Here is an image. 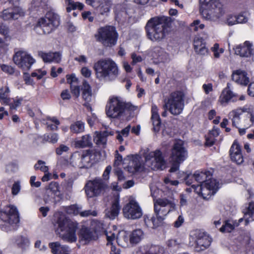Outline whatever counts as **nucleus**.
<instances>
[{"label":"nucleus","instance_id":"nucleus-32","mask_svg":"<svg viewBox=\"0 0 254 254\" xmlns=\"http://www.w3.org/2000/svg\"><path fill=\"white\" fill-rule=\"evenodd\" d=\"M235 243L238 246L248 248L252 246L253 240L249 233H243L236 238Z\"/></svg>","mask_w":254,"mask_h":254},{"label":"nucleus","instance_id":"nucleus-8","mask_svg":"<svg viewBox=\"0 0 254 254\" xmlns=\"http://www.w3.org/2000/svg\"><path fill=\"white\" fill-rule=\"evenodd\" d=\"M188 157V152L181 140H176L171 149L170 162L172 167L170 172H175L179 170L180 164L184 161Z\"/></svg>","mask_w":254,"mask_h":254},{"label":"nucleus","instance_id":"nucleus-56","mask_svg":"<svg viewBox=\"0 0 254 254\" xmlns=\"http://www.w3.org/2000/svg\"><path fill=\"white\" fill-rule=\"evenodd\" d=\"M0 67L3 72L9 74L11 75L15 72L14 67L9 65L4 64H0Z\"/></svg>","mask_w":254,"mask_h":254},{"label":"nucleus","instance_id":"nucleus-1","mask_svg":"<svg viewBox=\"0 0 254 254\" xmlns=\"http://www.w3.org/2000/svg\"><path fill=\"white\" fill-rule=\"evenodd\" d=\"M145 31L147 38L153 42H160L169 31V18L166 16L154 17L147 22Z\"/></svg>","mask_w":254,"mask_h":254},{"label":"nucleus","instance_id":"nucleus-33","mask_svg":"<svg viewBox=\"0 0 254 254\" xmlns=\"http://www.w3.org/2000/svg\"><path fill=\"white\" fill-rule=\"evenodd\" d=\"M81 156V168H89L92 166L94 162L92 159L93 154L91 150L84 151Z\"/></svg>","mask_w":254,"mask_h":254},{"label":"nucleus","instance_id":"nucleus-21","mask_svg":"<svg viewBox=\"0 0 254 254\" xmlns=\"http://www.w3.org/2000/svg\"><path fill=\"white\" fill-rule=\"evenodd\" d=\"M191 177L193 178L196 181L198 185H201L205 183H210V181L213 180L212 179V175L209 171H196L192 176H188L186 177V183L188 185H190L192 182H190L189 179Z\"/></svg>","mask_w":254,"mask_h":254},{"label":"nucleus","instance_id":"nucleus-44","mask_svg":"<svg viewBox=\"0 0 254 254\" xmlns=\"http://www.w3.org/2000/svg\"><path fill=\"white\" fill-rule=\"evenodd\" d=\"M15 244L23 250H25L30 246V241L27 237L18 236L15 239Z\"/></svg>","mask_w":254,"mask_h":254},{"label":"nucleus","instance_id":"nucleus-49","mask_svg":"<svg viewBox=\"0 0 254 254\" xmlns=\"http://www.w3.org/2000/svg\"><path fill=\"white\" fill-rule=\"evenodd\" d=\"M18 228L17 223H0V229L6 232L14 231Z\"/></svg>","mask_w":254,"mask_h":254},{"label":"nucleus","instance_id":"nucleus-4","mask_svg":"<svg viewBox=\"0 0 254 254\" xmlns=\"http://www.w3.org/2000/svg\"><path fill=\"white\" fill-rule=\"evenodd\" d=\"M204 9L200 12L203 18L207 20L215 21L222 16L225 12L223 5L218 0H199Z\"/></svg>","mask_w":254,"mask_h":254},{"label":"nucleus","instance_id":"nucleus-12","mask_svg":"<svg viewBox=\"0 0 254 254\" xmlns=\"http://www.w3.org/2000/svg\"><path fill=\"white\" fill-rule=\"evenodd\" d=\"M145 162L152 170H163L165 168L166 161L164 156L160 149L153 151H147L143 154Z\"/></svg>","mask_w":254,"mask_h":254},{"label":"nucleus","instance_id":"nucleus-25","mask_svg":"<svg viewBox=\"0 0 254 254\" xmlns=\"http://www.w3.org/2000/svg\"><path fill=\"white\" fill-rule=\"evenodd\" d=\"M164 249L159 246L146 245L140 247L135 254H164Z\"/></svg>","mask_w":254,"mask_h":254},{"label":"nucleus","instance_id":"nucleus-55","mask_svg":"<svg viewBox=\"0 0 254 254\" xmlns=\"http://www.w3.org/2000/svg\"><path fill=\"white\" fill-rule=\"evenodd\" d=\"M49 121H51V122L55 124V125H53L52 124H50V123L48 122L47 123L48 125V127L50 128L51 130H56L58 129V126L60 125V121L55 117H53L52 118H50L49 120Z\"/></svg>","mask_w":254,"mask_h":254},{"label":"nucleus","instance_id":"nucleus-37","mask_svg":"<svg viewBox=\"0 0 254 254\" xmlns=\"http://www.w3.org/2000/svg\"><path fill=\"white\" fill-rule=\"evenodd\" d=\"M81 89L82 90V97L85 101L84 105L88 106L89 103L92 100V94L91 86L86 81H84Z\"/></svg>","mask_w":254,"mask_h":254},{"label":"nucleus","instance_id":"nucleus-24","mask_svg":"<svg viewBox=\"0 0 254 254\" xmlns=\"http://www.w3.org/2000/svg\"><path fill=\"white\" fill-rule=\"evenodd\" d=\"M235 54L242 57H250L254 54V49L249 41H246L243 45L236 47Z\"/></svg>","mask_w":254,"mask_h":254},{"label":"nucleus","instance_id":"nucleus-35","mask_svg":"<svg viewBox=\"0 0 254 254\" xmlns=\"http://www.w3.org/2000/svg\"><path fill=\"white\" fill-rule=\"evenodd\" d=\"M49 247L53 254H70V250L69 247L61 245L58 242L50 243Z\"/></svg>","mask_w":254,"mask_h":254},{"label":"nucleus","instance_id":"nucleus-64","mask_svg":"<svg viewBox=\"0 0 254 254\" xmlns=\"http://www.w3.org/2000/svg\"><path fill=\"white\" fill-rule=\"evenodd\" d=\"M57 215L59 219L57 222H69L63 212H59Z\"/></svg>","mask_w":254,"mask_h":254},{"label":"nucleus","instance_id":"nucleus-53","mask_svg":"<svg viewBox=\"0 0 254 254\" xmlns=\"http://www.w3.org/2000/svg\"><path fill=\"white\" fill-rule=\"evenodd\" d=\"M0 34L3 35L5 38H10L8 27L3 24L1 19H0Z\"/></svg>","mask_w":254,"mask_h":254},{"label":"nucleus","instance_id":"nucleus-62","mask_svg":"<svg viewBox=\"0 0 254 254\" xmlns=\"http://www.w3.org/2000/svg\"><path fill=\"white\" fill-rule=\"evenodd\" d=\"M70 89L72 94L76 97H78L80 95V88L77 85H71Z\"/></svg>","mask_w":254,"mask_h":254},{"label":"nucleus","instance_id":"nucleus-34","mask_svg":"<svg viewBox=\"0 0 254 254\" xmlns=\"http://www.w3.org/2000/svg\"><path fill=\"white\" fill-rule=\"evenodd\" d=\"M59 184L56 182H51L46 190V193L44 200L46 203H48L55 195H58L59 192Z\"/></svg>","mask_w":254,"mask_h":254},{"label":"nucleus","instance_id":"nucleus-31","mask_svg":"<svg viewBox=\"0 0 254 254\" xmlns=\"http://www.w3.org/2000/svg\"><path fill=\"white\" fill-rule=\"evenodd\" d=\"M39 55L45 63H59L62 59V55L60 52H40Z\"/></svg>","mask_w":254,"mask_h":254},{"label":"nucleus","instance_id":"nucleus-13","mask_svg":"<svg viewBox=\"0 0 254 254\" xmlns=\"http://www.w3.org/2000/svg\"><path fill=\"white\" fill-rule=\"evenodd\" d=\"M60 24V16L53 12H48L45 16L39 20L37 28H40L45 34L51 33Z\"/></svg>","mask_w":254,"mask_h":254},{"label":"nucleus","instance_id":"nucleus-38","mask_svg":"<svg viewBox=\"0 0 254 254\" xmlns=\"http://www.w3.org/2000/svg\"><path fill=\"white\" fill-rule=\"evenodd\" d=\"M244 219L245 222L254 221V202L249 203L248 207L244 211V217L240 218L239 222H242Z\"/></svg>","mask_w":254,"mask_h":254},{"label":"nucleus","instance_id":"nucleus-41","mask_svg":"<svg viewBox=\"0 0 254 254\" xmlns=\"http://www.w3.org/2000/svg\"><path fill=\"white\" fill-rule=\"evenodd\" d=\"M81 154L78 152L73 153L69 160H65L67 166L81 168Z\"/></svg>","mask_w":254,"mask_h":254},{"label":"nucleus","instance_id":"nucleus-23","mask_svg":"<svg viewBox=\"0 0 254 254\" xmlns=\"http://www.w3.org/2000/svg\"><path fill=\"white\" fill-rule=\"evenodd\" d=\"M237 100V95L230 90V84L227 83V87L223 90L219 98V102L222 105L226 106L229 102H235Z\"/></svg>","mask_w":254,"mask_h":254},{"label":"nucleus","instance_id":"nucleus-63","mask_svg":"<svg viewBox=\"0 0 254 254\" xmlns=\"http://www.w3.org/2000/svg\"><path fill=\"white\" fill-rule=\"evenodd\" d=\"M81 74L83 76L86 78H89L91 76L92 71L87 67H83L81 70Z\"/></svg>","mask_w":254,"mask_h":254},{"label":"nucleus","instance_id":"nucleus-61","mask_svg":"<svg viewBox=\"0 0 254 254\" xmlns=\"http://www.w3.org/2000/svg\"><path fill=\"white\" fill-rule=\"evenodd\" d=\"M183 243L181 239H171L167 242V245L169 247H175Z\"/></svg>","mask_w":254,"mask_h":254},{"label":"nucleus","instance_id":"nucleus-17","mask_svg":"<svg viewBox=\"0 0 254 254\" xmlns=\"http://www.w3.org/2000/svg\"><path fill=\"white\" fill-rule=\"evenodd\" d=\"M123 211L124 217L128 219H137L142 215L141 208L138 203L133 199L129 200L124 207Z\"/></svg>","mask_w":254,"mask_h":254},{"label":"nucleus","instance_id":"nucleus-7","mask_svg":"<svg viewBox=\"0 0 254 254\" xmlns=\"http://www.w3.org/2000/svg\"><path fill=\"white\" fill-rule=\"evenodd\" d=\"M212 239L205 231L195 229L190 232L189 236V245L194 247L197 252L204 251L211 245Z\"/></svg>","mask_w":254,"mask_h":254},{"label":"nucleus","instance_id":"nucleus-6","mask_svg":"<svg viewBox=\"0 0 254 254\" xmlns=\"http://www.w3.org/2000/svg\"><path fill=\"white\" fill-rule=\"evenodd\" d=\"M230 117H232L233 126L241 125L243 127L249 128L254 123L253 110L248 107H244L234 110L230 112Z\"/></svg>","mask_w":254,"mask_h":254},{"label":"nucleus","instance_id":"nucleus-40","mask_svg":"<svg viewBox=\"0 0 254 254\" xmlns=\"http://www.w3.org/2000/svg\"><path fill=\"white\" fill-rule=\"evenodd\" d=\"M128 169V171L132 173L140 172L143 170V165L138 156H136L132 158L129 163Z\"/></svg>","mask_w":254,"mask_h":254},{"label":"nucleus","instance_id":"nucleus-18","mask_svg":"<svg viewBox=\"0 0 254 254\" xmlns=\"http://www.w3.org/2000/svg\"><path fill=\"white\" fill-rule=\"evenodd\" d=\"M249 14L246 11H242L238 14L229 13L223 18L222 23L228 26H232L239 24H244L248 22Z\"/></svg>","mask_w":254,"mask_h":254},{"label":"nucleus","instance_id":"nucleus-27","mask_svg":"<svg viewBox=\"0 0 254 254\" xmlns=\"http://www.w3.org/2000/svg\"><path fill=\"white\" fill-rule=\"evenodd\" d=\"M151 56L156 60V63H165L169 60V55L160 47L157 46L152 48Z\"/></svg>","mask_w":254,"mask_h":254},{"label":"nucleus","instance_id":"nucleus-5","mask_svg":"<svg viewBox=\"0 0 254 254\" xmlns=\"http://www.w3.org/2000/svg\"><path fill=\"white\" fill-rule=\"evenodd\" d=\"M163 108L164 111L162 113V117H166L168 110L173 115L180 114L184 109V102L183 95L181 92L175 91L171 93L164 99Z\"/></svg>","mask_w":254,"mask_h":254},{"label":"nucleus","instance_id":"nucleus-22","mask_svg":"<svg viewBox=\"0 0 254 254\" xmlns=\"http://www.w3.org/2000/svg\"><path fill=\"white\" fill-rule=\"evenodd\" d=\"M0 215H5L7 220H3L4 222H19V213L16 207L13 205H6L0 212Z\"/></svg>","mask_w":254,"mask_h":254},{"label":"nucleus","instance_id":"nucleus-3","mask_svg":"<svg viewBox=\"0 0 254 254\" xmlns=\"http://www.w3.org/2000/svg\"><path fill=\"white\" fill-rule=\"evenodd\" d=\"M136 109V107L130 103L125 102L120 97H113L107 104L106 113L109 118L120 119L125 116L126 112Z\"/></svg>","mask_w":254,"mask_h":254},{"label":"nucleus","instance_id":"nucleus-14","mask_svg":"<svg viewBox=\"0 0 254 254\" xmlns=\"http://www.w3.org/2000/svg\"><path fill=\"white\" fill-rule=\"evenodd\" d=\"M191 187L194 192L201 195L203 199H208L214 195L219 188V183L216 180L210 181V183H205L201 185H192Z\"/></svg>","mask_w":254,"mask_h":254},{"label":"nucleus","instance_id":"nucleus-28","mask_svg":"<svg viewBox=\"0 0 254 254\" xmlns=\"http://www.w3.org/2000/svg\"><path fill=\"white\" fill-rule=\"evenodd\" d=\"M24 15V12L19 7L8 8L3 11L2 17L5 20H15Z\"/></svg>","mask_w":254,"mask_h":254},{"label":"nucleus","instance_id":"nucleus-51","mask_svg":"<svg viewBox=\"0 0 254 254\" xmlns=\"http://www.w3.org/2000/svg\"><path fill=\"white\" fill-rule=\"evenodd\" d=\"M130 129V126L128 125L126 127L122 130L121 132H117V139L120 141L122 142L123 141V137H127L128 135Z\"/></svg>","mask_w":254,"mask_h":254},{"label":"nucleus","instance_id":"nucleus-39","mask_svg":"<svg viewBox=\"0 0 254 254\" xmlns=\"http://www.w3.org/2000/svg\"><path fill=\"white\" fill-rule=\"evenodd\" d=\"M92 145V137L89 134L83 135L75 141V146L77 148L90 147Z\"/></svg>","mask_w":254,"mask_h":254},{"label":"nucleus","instance_id":"nucleus-45","mask_svg":"<svg viewBox=\"0 0 254 254\" xmlns=\"http://www.w3.org/2000/svg\"><path fill=\"white\" fill-rule=\"evenodd\" d=\"M70 129L73 133H82L84 132L85 129L84 123L80 121H77L71 125Z\"/></svg>","mask_w":254,"mask_h":254},{"label":"nucleus","instance_id":"nucleus-10","mask_svg":"<svg viewBox=\"0 0 254 254\" xmlns=\"http://www.w3.org/2000/svg\"><path fill=\"white\" fill-rule=\"evenodd\" d=\"M175 204L172 201L165 198H160L156 200L154 203L155 215L150 217L146 216L144 218L145 222L148 220H151L152 222L156 221L161 222L165 219V216L167 213L174 208Z\"/></svg>","mask_w":254,"mask_h":254},{"label":"nucleus","instance_id":"nucleus-16","mask_svg":"<svg viewBox=\"0 0 254 254\" xmlns=\"http://www.w3.org/2000/svg\"><path fill=\"white\" fill-rule=\"evenodd\" d=\"M108 188V185L101 179H95L89 181L85 185V192L89 197L97 196Z\"/></svg>","mask_w":254,"mask_h":254},{"label":"nucleus","instance_id":"nucleus-47","mask_svg":"<svg viewBox=\"0 0 254 254\" xmlns=\"http://www.w3.org/2000/svg\"><path fill=\"white\" fill-rule=\"evenodd\" d=\"M67 6L66 7V11L69 12L71 10L79 9L82 10L83 8L84 5L79 2H74L72 0H67Z\"/></svg>","mask_w":254,"mask_h":254},{"label":"nucleus","instance_id":"nucleus-42","mask_svg":"<svg viewBox=\"0 0 254 254\" xmlns=\"http://www.w3.org/2000/svg\"><path fill=\"white\" fill-rule=\"evenodd\" d=\"M120 209L119 199L116 198L113 202L111 210L106 213L105 216L110 220H113L118 216Z\"/></svg>","mask_w":254,"mask_h":254},{"label":"nucleus","instance_id":"nucleus-19","mask_svg":"<svg viewBox=\"0 0 254 254\" xmlns=\"http://www.w3.org/2000/svg\"><path fill=\"white\" fill-rule=\"evenodd\" d=\"M78 235L81 241L85 243L95 240L98 238V234L101 231L95 229L94 227H88L84 225H78Z\"/></svg>","mask_w":254,"mask_h":254},{"label":"nucleus","instance_id":"nucleus-29","mask_svg":"<svg viewBox=\"0 0 254 254\" xmlns=\"http://www.w3.org/2000/svg\"><path fill=\"white\" fill-rule=\"evenodd\" d=\"M112 131L105 130L103 132L96 131L94 134L93 141L100 147L105 148L109 135H113Z\"/></svg>","mask_w":254,"mask_h":254},{"label":"nucleus","instance_id":"nucleus-57","mask_svg":"<svg viewBox=\"0 0 254 254\" xmlns=\"http://www.w3.org/2000/svg\"><path fill=\"white\" fill-rule=\"evenodd\" d=\"M80 216L82 217H89L90 216H96L97 215V212L96 210H87L84 211L80 210Z\"/></svg>","mask_w":254,"mask_h":254},{"label":"nucleus","instance_id":"nucleus-52","mask_svg":"<svg viewBox=\"0 0 254 254\" xmlns=\"http://www.w3.org/2000/svg\"><path fill=\"white\" fill-rule=\"evenodd\" d=\"M235 227L236 226L231 223H224L219 229L223 233H230L234 229Z\"/></svg>","mask_w":254,"mask_h":254},{"label":"nucleus","instance_id":"nucleus-15","mask_svg":"<svg viewBox=\"0 0 254 254\" xmlns=\"http://www.w3.org/2000/svg\"><path fill=\"white\" fill-rule=\"evenodd\" d=\"M14 63L24 71L29 70L35 62L33 57L25 51H18L13 56Z\"/></svg>","mask_w":254,"mask_h":254},{"label":"nucleus","instance_id":"nucleus-43","mask_svg":"<svg viewBox=\"0 0 254 254\" xmlns=\"http://www.w3.org/2000/svg\"><path fill=\"white\" fill-rule=\"evenodd\" d=\"M144 233L141 229L133 231L129 235V242L132 245H136L144 238Z\"/></svg>","mask_w":254,"mask_h":254},{"label":"nucleus","instance_id":"nucleus-11","mask_svg":"<svg viewBox=\"0 0 254 254\" xmlns=\"http://www.w3.org/2000/svg\"><path fill=\"white\" fill-rule=\"evenodd\" d=\"M79 223H56L55 227L57 234L65 241L74 243L77 240L75 234Z\"/></svg>","mask_w":254,"mask_h":254},{"label":"nucleus","instance_id":"nucleus-36","mask_svg":"<svg viewBox=\"0 0 254 254\" xmlns=\"http://www.w3.org/2000/svg\"><path fill=\"white\" fill-rule=\"evenodd\" d=\"M194 48L198 54L204 55L207 53L208 50L206 47L205 43L201 37H195L193 42Z\"/></svg>","mask_w":254,"mask_h":254},{"label":"nucleus","instance_id":"nucleus-59","mask_svg":"<svg viewBox=\"0 0 254 254\" xmlns=\"http://www.w3.org/2000/svg\"><path fill=\"white\" fill-rule=\"evenodd\" d=\"M200 20H195L191 24L190 27L194 31H197L198 29H203L204 28V25L203 24H200Z\"/></svg>","mask_w":254,"mask_h":254},{"label":"nucleus","instance_id":"nucleus-48","mask_svg":"<svg viewBox=\"0 0 254 254\" xmlns=\"http://www.w3.org/2000/svg\"><path fill=\"white\" fill-rule=\"evenodd\" d=\"M43 143L48 142L53 144L57 143L59 140V135L56 133L44 134L42 137Z\"/></svg>","mask_w":254,"mask_h":254},{"label":"nucleus","instance_id":"nucleus-58","mask_svg":"<svg viewBox=\"0 0 254 254\" xmlns=\"http://www.w3.org/2000/svg\"><path fill=\"white\" fill-rule=\"evenodd\" d=\"M69 149V148L64 144H61L56 149V153L58 155H61L64 152H67Z\"/></svg>","mask_w":254,"mask_h":254},{"label":"nucleus","instance_id":"nucleus-26","mask_svg":"<svg viewBox=\"0 0 254 254\" xmlns=\"http://www.w3.org/2000/svg\"><path fill=\"white\" fill-rule=\"evenodd\" d=\"M232 78L234 82L241 85L246 86L250 82L247 72L240 69L233 71Z\"/></svg>","mask_w":254,"mask_h":254},{"label":"nucleus","instance_id":"nucleus-46","mask_svg":"<svg viewBox=\"0 0 254 254\" xmlns=\"http://www.w3.org/2000/svg\"><path fill=\"white\" fill-rule=\"evenodd\" d=\"M10 90L7 87H2L0 89V102L4 104H8L10 101L8 93Z\"/></svg>","mask_w":254,"mask_h":254},{"label":"nucleus","instance_id":"nucleus-50","mask_svg":"<svg viewBox=\"0 0 254 254\" xmlns=\"http://www.w3.org/2000/svg\"><path fill=\"white\" fill-rule=\"evenodd\" d=\"M81 209L82 207L77 204L71 205L65 208V210L68 214H73L75 215L79 214Z\"/></svg>","mask_w":254,"mask_h":254},{"label":"nucleus","instance_id":"nucleus-30","mask_svg":"<svg viewBox=\"0 0 254 254\" xmlns=\"http://www.w3.org/2000/svg\"><path fill=\"white\" fill-rule=\"evenodd\" d=\"M230 155L231 160L237 164H241L244 161L240 146L236 142L233 143L230 149Z\"/></svg>","mask_w":254,"mask_h":254},{"label":"nucleus","instance_id":"nucleus-20","mask_svg":"<svg viewBox=\"0 0 254 254\" xmlns=\"http://www.w3.org/2000/svg\"><path fill=\"white\" fill-rule=\"evenodd\" d=\"M86 1L88 5L97 9L101 15H107L110 11L112 4V0H102L101 1L96 0H86Z\"/></svg>","mask_w":254,"mask_h":254},{"label":"nucleus","instance_id":"nucleus-60","mask_svg":"<svg viewBox=\"0 0 254 254\" xmlns=\"http://www.w3.org/2000/svg\"><path fill=\"white\" fill-rule=\"evenodd\" d=\"M20 189V182L18 181L15 182L11 189L12 194L14 195H17L19 193Z\"/></svg>","mask_w":254,"mask_h":254},{"label":"nucleus","instance_id":"nucleus-54","mask_svg":"<svg viewBox=\"0 0 254 254\" xmlns=\"http://www.w3.org/2000/svg\"><path fill=\"white\" fill-rule=\"evenodd\" d=\"M45 162L42 160H39L37 164L34 166V168L36 170L40 169L41 171L44 173H47L48 172V167L45 165Z\"/></svg>","mask_w":254,"mask_h":254},{"label":"nucleus","instance_id":"nucleus-2","mask_svg":"<svg viewBox=\"0 0 254 254\" xmlns=\"http://www.w3.org/2000/svg\"><path fill=\"white\" fill-rule=\"evenodd\" d=\"M94 69L96 78L101 82H112L120 75L118 64L111 59H101L95 63Z\"/></svg>","mask_w":254,"mask_h":254},{"label":"nucleus","instance_id":"nucleus-9","mask_svg":"<svg viewBox=\"0 0 254 254\" xmlns=\"http://www.w3.org/2000/svg\"><path fill=\"white\" fill-rule=\"evenodd\" d=\"M95 37L104 46L111 47L117 44L118 34L115 27L105 26L98 29Z\"/></svg>","mask_w":254,"mask_h":254}]
</instances>
